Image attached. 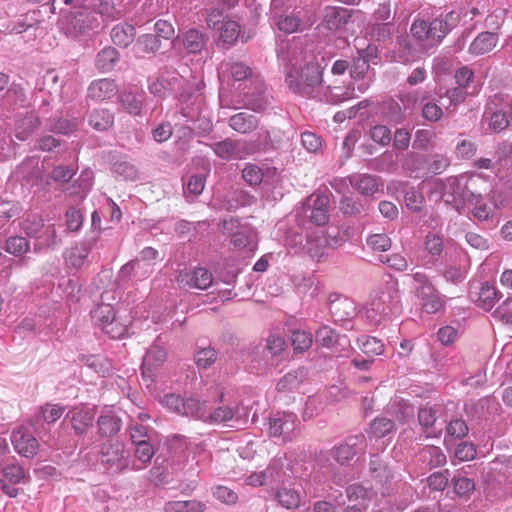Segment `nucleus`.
<instances>
[{"label":"nucleus","mask_w":512,"mask_h":512,"mask_svg":"<svg viewBox=\"0 0 512 512\" xmlns=\"http://www.w3.org/2000/svg\"><path fill=\"white\" fill-rule=\"evenodd\" d=\"M459 18V13L451 11L431 21L416 19L411 25L410 31L417 40L420 49L428 51L445 38Z\"/></svg>","instance_id":"f257e3e1"},{"label":"nucleus","mask_w":512,"mask_h":512,"mask_svg":"<svg viewBox=\"0 0 512 512\" xmlns=\"http://www.w3.org/2000/svg\"><path fill=\"white\" fill-rule=\"evenodd\" d=\"M285 82L293 93L316 99L321 96V90H323V68L318 61L312 59L306 62L299 71L288 72Z\"/></svg>","instance_id":"f03ea898"},{"label":"nucleus","mask_w":512,"mask_h":512,"mask_svg":"<svg viewBox=\"0 0 512 512\" xmlns=\"http://www.w3.org/2000/svg\"><path fill=\"white\" fill-rule=\"evenodd\" d=\"M401 311L400 295L395 283L370 300L365 308V317L371 324L379 325L387 319L399 316Z\"/></svg>","instance_id":"7ed1b4c3"},{"label":"nucleus","mask_w":512,"mask_h":512,"mask_svg":"<svg viewBox=\"0 0 512 512\" xmlns=\"http://www.w3.org/2000/svg\"><path fill=\"white\" fill-rule=\"evenodd\" d=\"M285 347L286 342L283 337L270 335L251 350L250 361L259 369L276 366L283 359Z\"/></svg>","instance_id":"20e7f679"},{"label":"nucleus","mask_w":512,"mask_h":512,"mask_svg":"<svg viewBox=\"0 0 512 512\" xmlns=\"http://www.w3.org/2000/svg\"><path fill=\"white\" fill-rule=\"evenodd\" d=\"M413 289L422 310L428 314L439 312L444 307L443 296L439 293L429 277L422 272L412 275Z\"/></svg>","instance_id":"39448f33"},{"label":"nucleus","mask_w":512,"mask_h":512,"mask_svg":"<svg viewBox=\"0 0 512 512\" xmlns=\"http://www.w3.org/2000/svg\"><path fill=\"white\" fill-rule=\"evenodd\" d=\"M441 185V197L444 203L451 205L461 213L467 205L470 195L474 193L468 188L467 182L463 177H448L441 181Z\"/></svg>","instance_id":"423d86ee"},{"label":"nucleus","mask_w":512,"mask_h":512,"mask_svg":"<svg viewBox=\"0 0 512 512\" xmlns=\"http://www.w3.org/2000/svg\"><path fill=\"white\" fill-rule=\"evenodd\" d=\"M304 214L318 226L328 223L331 211V200L327 194L314 193L309 196L303 206Z\"/></svg>","instance_id":"0eeeda50"},{"label":"nucleus","mask_w":512,"mask_h":512,"mask_svg":"<svg viewBox=\"0 0 512 512\" xmlns=\"http://www.w3.org/2000/svg\"><path fill=\"white\" fill-rule=\"evenodd\" d=\"M444 407L440 403H426L418 408L417 420L421 429L426 432L430 429L436 430L439 426L438 436L442 432V424L446 422L444 419Z\"/></svg>","instance_id":"6e6552de"},{"label":"nucleus","mask_w":512,"mask_h":512,"mask_svg":"<svg viewBox=\"0 0 512 512\" xmlns=\"http://www.w3.org/2000/svg\"><path fill=\"white\" fill-rule=\"evenodd\" d=\"M364 449V435L349 436L339 446L331 450L333 459L341 464H348L359 452Z\"/></svg>","instance_id":"1a4fd4ad"},{"label":"nucleus","mask_w":512,"mask_h":512,"mask_svg":"<svg viewBox=\"0 0 512 512\" xmlns=\"http://www.w3.org/2000/svg\"><path fill=\"white\" fill-rule=\"evenodd\" d=\"M328 309L335 323L348 322L356 315L355 303L337 293L329 295Z\"/></svg>","instance_id":"9d476101"},{"label":"nucleus","mask_w":512,"mask_h":512,"mask_svg":"<svg viewBox=\"0 0 512 512\" xmlns=\"http://www.w3.org/2000/svg\"><path fill=\"white\" fill-rule=\"evenodd\" d=\"M11 442L15 451L23 457L32 458L38 453V440L27 428L15 429L11 434Z\"/></svg>","instance_id":"9b49d317"},{"label":"nucleus","mask_w":512,"mask_h":512,"mask_svg":"<svg viewBox=\"0 0 512 512\" xmlns=\"http://www.w3.org/2000/svg\"><path fill=\"white\" fill-rule=\"evenodd\" d=\"M86 0H77L78 10L71 13L68 19V25L73 29V34H84L88 30L97 26V19L92 16V12L85 6Z\"/></svg>","instance_id":"f8f14e48"},{"label":"nucleus","mask_w":512,"mask_h":512,"mask_svg":"<svg viewBox=\"0 0 512 512\" xmlns=\"http://www.w3.org/2000/svg\"><path fill=\"white\" fill-rule=\"evenodd\" d=\"M297 416L294 413H277L269 418L270 436L280 437L284 440L291 438L297 426Z\"/></svg>","instance_id":"ddd939ff"},{"label":"nucleus","mask_w":512,"mask_h":512,"mask_svg":"<svg viewBox=\"0 0 512 512\" xmlns=\"http://www.w3.org/2000/svg\"><path fill=\"white\" fill-rule=\"evenodd\" d=\"M180 285L200 290L208 289L213 283L212 273L203 267L195 268L192 272L181 271L177 276Z\"/></svg>","instance_id":"4468645a"},{"label":"nucleus","mask_w":512,"mask_h":512,"mask_svg":"<svg viewBox=\"0 0 512 512\" xmlns=\"http://www.w3.org/2000/svg\"><path fill=\"white\" fill-rule=\"evenodd\" d=\"M100 460L102 464L109 468L116 471L123 470L126 466L123 446L118 442L103 444L100 451Z\"/></svg>","instance_id":"2eb2a0df"},{"label":"nucleus","mask_w":512,"mask_h":512,"mask_svg":"<svg viewBox=\"0 0 512 512\" xmlns=\"http://www.w3.org/2000/svg\"><path fill=\"white\" fill-rule=\"evenodd\" d=\"M316 342L323 347L333 348L339 347L340 351H344L350 346V341L346 335L338 334L328 325H322L315 331Z\"/></svg>","instance_id":"dca6fc26"},{"label":"nucleus","mask_w":512,"mask_h":512,"mask_svg":"<svg viewBox=\"0 0 512 512\" xmlns=\"http://www.w3.org/2000/svg\"><path fill=\"white\" fill-rule=\"evenodd\" d=\"M118 93V86L113 79L103 78L93 82L88 87L87 95L95 101H104Z\"/></svg>","instance_id":"f3484780"},{"label":"nucleus","mask_w":512,"mask_h":512,"mask_svg":"<svg viewBox=\"0 0 512 512\" xmlns=\"http://www.w3.org/2000/svg\"><path fill=\"white\" fill-rule=\"evenodd\" d=\"M369 472L371 477L381 485L387 484L394 478V470L389 462L385 461L380 455L374 454L369 462Z\"/></svg>","instance_id":"a211bd4d"},{"label":"nucleus","mask_w":512,"mask_h":512,"mask_svg":"<svg viewBox=\"0 0 512 512\" xmlns=\"http://www.w3.org/2000/svg\"><path fill=\"white\" fill-rule=\"evenodd\" d=\"M213 152L222 160L239 159L242 156L243 142L226 138L222 141L209 144Z\"/></svg>","instance_id":"6ab92c4d"},{"label":"nucleus","mask_w":512,"mask_h":512,"mask_svg":"<svg viewBox=\"0 0 512 512\" xmlns=\"http://www.w3.org/2000/svg\"><path fill=\"white\" fill-rule=\"evenodd\" d=\"M417 462L425 468L434 469L441 467L446 463V455L440 447L427 445L423 447L416 455Z\"/></svg>","instance_id":"aec40b11"},{"label":"nucleus","mask_w":512,"mask_h":512,"mask_svg":"<svg viewBox=\"0 0 512 512\" xmlns=\"http://www.w3.org/2000/svg\"><path fill=\"white\" fill-rule=\"evenodd\" d=\"M219 74L223 76L227 75L235 81H242L252 78L253 70L243 62L226 60L220 64Z\"/></svg>","instance_id":"412c9836"},{"label":"nucleus","mask_w":512,"mask_h":512,"mask_svg":"<svg viewBox=\"0 0 512 512\" xmlns=\"http://www.w3.org/2000/svg\"><path fill=\"white\" fill-rule=\"evenodd\" d=\"M97 427L101 437H113L121 430L122 419L113 411H107L97 419Z\"/></svg>","instance_id":"4be33fe9"},{"label":"nucleus","mask_w":512,"mask_h":512,"mask_svg":"<svg viewBox=\"0 0 512 512\" xmlns=\"http://www.w3.org/2000/svg\"><path fill=\"white\" fill-rule=\"evenodd\" d=\"M376 57V48L368 46L366 49L358 51V56L354 57L350 65V74L353 79H362L368 72L369 61Z\"/></svg>","instance_id":"5701e85b"},{"label":"nucleus","mask_w":512,"mask_h":512,"mask_svg":"<svg viewBox=\"0 0 512 512\" xmlns=\"http://www.w3.org/2000/svg\"><path fill=\"white\" fill-rule=\"evenodd\" d=\"M76 435H83L92 426L94 413L88 409H73L66 414Z\"/></svg>","instance_id":"b1692460"},{"label":"nucleus","mask_w":512,"mask_h":512,"mask_svg":"<svg viewBox=\"0 0 512 512\" xmlns=\"http://www.w3.org/2000/svg\"><path fill=\"white\" fill-rule=\"evenodd\" d=\"M472 206V215L478 221H488L493 218L495 205L491 201H487L481 194L473 193L467 202Z\"/></svg>","instance_id":"393cba45"},{"label":"nucleus","mask_w":512,"mask_h":512,"mask_svg":"<svg viewBox=\"0 0 512 512\" xmlns=\"http://www.w3.org/2000/svg\"><path fill=\"white\" fill-rule=\"evenodd\" d=\"M258 126V117L248 112H239L229 118V127L241 134H249Z\"/></svg>","instance_id":"a878e982"},{"label":"nucleus","mask_w":512,"mask_h":512,"mask_svg":"<svg viewBox=\"0 0 512 512\" xmlns=\"http://www.w3.org/2000/svg\"><path fill=\"white\" fill-rule=\"evenodd\" d=\"M472 300L484 310L489 311L494 306L497 298V291L488 282L481 283L477 291H470Z\"/></svg>","instance_id":"bb28decb"},{"label":"nucleus","mask_w":512,"mask_h":512,"mask_svg":"<svg viewBox=\"0 0 512 512\" xmlns=\"http://www.w3.org/2000/svg\"><path fill=\"white\" fill-rule=\"evenodd\" d=\"M354 97V88L347 87H323L321 90V96L316 99L322 102H326L331 105H339L342 102L352 99Z\"/></svg>","instance_id":"cd10ccee"},{"label":"nucleus","mask_w":512,"mask_h":512,"mask_svg":"<svg viewBox=\"0 0 512 512\" xmlns=\"http://www.w3.org/2000/svg\"><path fill=\"white\" fill-rule=\"evenodd\" d=\"M350 184L362 195L371 196L379 190L378 177L371 174H353Z\"/></svg>","instance_id":"c85d7f7f"},{"label":"nucleus","mask_w":512,"mask_h":512,"mask_svg":"<svg viewBox=\"0 0 512 512\" xmlns=\"http://www.w3.org/2000/svg\"><path fill=\"white\" fill-rule=\"evenodd\" d=\"M40 119L33 113H27L18 119L15 124V137L21 141H25L39 128Z\"/></svg>","instance_id":"c756f323"},{"label":"nucleus","mask_w":512,"mask_h":512,"mask_svg":"<svg viewBox=\"0 0 512 512\" xmlns=\"http://www.w3.org/2000/svg\"><path fill=\"white\" fill-rule=\"evenodd\" d=\"M351 18V11L343 7H328L324 15V22L329 30H338L345 26Z\"/></svg>","instance_id":"7c9ffc66"},{"label":"nucleus","mask_w":512,"mask_h":512,"mask_svg":"<svg viewBox=\"0 0 512 512\" xmlns=\"http://www.w3.org/2000/svg\"><path fill=\"white\" fill-rule=\"evenodd\" d=\"M144 100L145 93L143 91H124L119 96V102L122 108L127 113L134 116L140 115Z\"/></svg>","instance_id":"2f4dec72"},{"label":"nucleus","mask_w":512,"mask_h":512,"mask_svg":"<svg viewBox=\"0 0 512 512\" xmlns=\"http://www.w3.org/2000/svg\"><path fill=\"white\" fill-rule=\"evenodd\" d=\"M208 37L196 28L189 29L182 36L185 50L191 54L200 53L206 46Z\"/></svg>","instance_id":"473e14b6"},{"label":"nucleus","mask_w":512,"mask_h":512,"mask_svg":"<svg viewBox=\"0 0 512 512\" xmlns=\"http://www.w3.org/2000/svg\"><path fill=\"white\" fill-rule=\"evenodd\" d=\"M498 36L493 32H481L471 43L469 51L474 55L490 52L497 44Z\"/></svg>","instance_id":"72a5a7b5"},{"label":"nucleus","mask_w":512,"mask_h":512,"mask_svg":"<svg viewBox=\"0 0 512 512\" xmlns=\"http://www.w3.org/2000/svg\"><path fill=\"white\" fill-rule=\"evenodd\" d=\"M307 370L303 367L287 372L277 383V390L280 392H290L299 387L306 379Z\"/></svg>","instance_id":"f704fd0d"},{"label":"nucleus","mask_w":512,"mask_h":512,"mask_svg":"<svg viewBox=\"0 0 512 512\" xmlns=\"http://www.w3.org/2000/svg\"><path fill=\"white\" fill-rule=\"evenodd\" d=\"M369 169L378 172L394 173L398 168L397 156L390 150H386L380 156L371 159Z\"/></svg>","instance_id":"c9c22d12"},{"label":"nucleus","mask_w":512,"mask_h":512,"mask_svg":"<svg viewBox=\"0 0 512 512\" xmlns=\"http://www.w3.org/2000/svg\"><path fill=\"white\" fill-rule=\"evenodd\" d=\"M88 123L97 131H106L114 124V114L108 109H93L88 115Z\"/></svg>","instance_id":"e433bc0d"},{"label":"nucleus","mask_w":512,"mask_h":512,"mask_svg":"<svg viewBox=\"0 0 512 512\" xmlns=\"http://www.w3.org/2000/svg\"><path fill=\"white\" fill-rule=\"evenodd\" d=\"M136 31L134 26L127 23H120L111 30V39L119 47H128L135 38Z\"/></svg>","instance_id":"4c0bfd02"},{"label":"nucleus","mask_w":512,"mask_h":512,"mask_svg":"<svg viewBox=\"0 0 512 512\" xmlns=\"http://www.w3.org/2000/svg\"><path fill=\"white\" fill-rule=\"evenodd\" d=\"M46 127L51 132L68 135L77 129L78 122L76 118H68L60 115L49 118Z\"/></svg>","instance_id":"58836bf2"},{"label":"nucleus","mask_w":512,"mask_h":512,"mask_svg":"<svg viewBox=\"0 0 512 512\" xmlns=\"http://www.w3.org/2000/svg\"><path fill=\"white\" fill-rule=\"evenodd\" d=\"M182 415L207 422L208 407L206 401L201 402L194 397L185 398Z\"/></svg>","instance_id":"ea45409f"},{"label":"nucleus","mask_w":512,"mask_h":512,"mask_svg":"<svg viewBox=\"0 0 512 512\" xmlns=\"http://www.w3.org/2000/svg\"><path fill=\"white\" fill-rule=\"evenodd\" d=\"M207 506L197 500L169 501L164 505L165 512H204Z\"/></svg>","instance_id":"a19ab883"},{"label":"nucleus","mask_w":512,"mask_h":512,"mask_svg":"<svg viewBox=\"0 0 512 512\" xmlns=\"http://www.w3.org/2000/svg\"><path fill=\"white\" fill-rule=\"evenodd\" d=\"M119 59L118 51L111 47L103 48L97 55L96 67L102 72L111 71Z\"/></svg>","instance_id":"79ce46f5"},{"label":"nucleus","mask_w":512,"mask_h":512,"mask_svg":"<svg viewBox=\"0 0 512 512\" xmlns=\"http://www.w3.org/2000/svg\"><path fill=\"white\" fill-rule=\"evenodd\" d=\"M473 92H469L461 87H452L446 90V92L441 95L442 104L445 105V108L449 110L451 107L456 108L458 105L463 103L466 97Z\"/></svg>","instance_id":"37998d69"},{"label":"nucleus","mask_w":512,"mask_h":512,"mask_svg":"<svg viewBox=\"0 0 512 512\" xmlns=\"http://www.w3.org/2000/svg\"><path fill=\"white\" fill-rule=\"evenodd\" d=\"M299 14H300V11L296 12L294 10L289 14L281 15L276 22L278 29L287 34H291V33L298 31V29L302 23V20H301V17L299 16Z\"/></svg>","instance_id":"c03bdc74"},{"label":"nucleus","mask_w":512,"mask_h":512,"mask_svg":"<svg viewBox=\"0 0 512 512\" xmlns=\"http://www.w3.org/2000/svg\"><path fill=\"white\" fill-rule=\"evenodd\" d=\"M395 422L386 417L375 418L369 427V434L375 438H382L394 431Z\"/></svg>","instance_id":"a18cd8bd"},{"label":"nucleus","mask_w":512,"mask_h":512,"mask_svg":"<svg viewBox=\"0 0 512 512\" xmlns=\"http://www.w3.org/2000/svg\"><path fill=\"white\" fill-rule=\"evenodd\" d=\"M115 317L114 308L110 304L101 303L98 304L91 311V318L94 323L101 329L103 325L108 324Z\"/></svg>","instance_id":"49530a36"},{"label":"nucleus","mask_w":512,"mask_h":512,"mask_svg":"<svg viewBox=\"0 0 512 512\" xmlns=\"http://www.w3.org/2000/svg\"><path fill=\"white\" fill-rule=\"evenodd\" d=\"M358 342L360 343L361 351L371 358L381 355L384 351V344L376 337L363 336L358 339Z\"/></svg>","instance_id":"de8ad7c7"},{"label":"nucleus","mask_w":512,"mask_h":512,"mask_svg":"<svg viewBox=\"0 0 512 512\" xmlns=\"http://www.w3.org/2000/svg\"><path fill=\"white\" fill-rule=\"evenodd\" d=\"M161 41L153 34H144L138 37L135 48L137 53L148 54L159 50Z\"/></svg>","instance_id":"09e8293b"},{"label":"nucleus","mask_w":512,"mask_h":512,"mask_svg":"<svg viewBox=\"0 0 512 512\" xmlns=\"http://www.w3.org/2000/svg\"><path fill=\"white\" fill-rule=\"evenodd\" d=\"M276 498L279 504L286 509H294L300 505V495L292 488H281L277 492Z\"/></svg>","instance_id":"8fccbe9b"},{"label":"nucleus","mask_w":512,"mask_h":512,"mask_svg":"<svg viewBox=\"0 0 512 512\" xmlns=\"http://www.w3.org/2000/svg\"><path fill=\"white\" fill-rule=\"evenodd\" d=\"M112 171L124 180L135 181L139 178L138 168L128 161H117L112 166Z\"/></svg>","instance_id":"3c124183"},{"label":"nucleus","mask_w":512,"mask_h":512,"mask_svg":"<svg viewBox=\"0 0 512 512\" xmlns=\"http://www.w3.org/2000/svg\"><path fill=\"white\" fill-rule=\"evenodd\" d=\"M130 321L121 322L116 316L108 323L103 325L102 331L113 339H121L129 332Z\"/></svg>","instance_id":"603ef678"},{"label":"nucleus","mask_w":512,"mask_h":512,"mask_svg":"<svg viewBox=\"0 0 512 512\" xmlns=\"http://www.w3.org/2000/svg\"><path fill=\"white\" fill-rule=\"evenodd\" d=\"M129 434L132 443L137 444L145 440H153L156 432L151 427L139 423H134L129 427Z\"/></svg>","instance_id":"864d4df0"},{"label":"nucleus","mask_w":512,"mask_h":512,"mask_svg":"<svg viewBox=\"0 0 512 512\" xmlns=\"http://www.w3.org/2000/svg\"><path fill=\"white\" fill-rule=\"evenodd\" d=\"M402 168L409 172L421 170L425 165V156L415 151L404 154L401 158Z\"/></svg>","instance_id":"5fc2aeb1"},{"label":"nucleus","mask_w":512,"mask_h":512,"mask_svg":"<svg viewBox=\"0 0 512 512\" xmlns=\"http://www.w3.org/2000/svg\"><path fill=\"white\" fill-rule=\"evenodd\" d=\"M166 360V351L163 347L155 344L152 345L144 357L143 366L150 368L156 367L164 363Z\"/></svg>","instance_id":"6e6d98bb"},{"label":"nucleus","mask_w":512,"mask_h":512,"mask_svg":"<svg viewBox=\"0 0 512 512\" xmlns=\"http://www.w3.org/2000/svg\"><path fill=\"white\" fill-rule=\"evenodd\" d=\"M313 343L312 335L309 332L295 330L291 335V344L296 352L308 350Z\"/></svg>","instance_id":"4d7b16f0"},{"label":"nucleus","mask_w":512,"mask_h":512,"mask_svg":"<svg viewBox=\"0 0 512 512\" xmlns=\"http://www.w3.org/2000/svg\"><path fill=\"white\" fill-rule=\"evenodd\" d=\"M263 177V170L256 164L248 163L242 170V178L250 186H257L261 184Z\"/></svg>","instance_id":"13d9d810"},{"label":"nucleus","mask_w":512,"mask_h":512,"mask_svg":"<svg viewBox=\"0 0 512 512\" xmlns=\"http://www.w3.org/2000/svg\"><path fill=\"white\" fill-rule=\"evenodd\" d=\"M455 493L460 497L468 496L475 489V482L460 473L452 478Z\"/></svg>","instance_id":"bf43d9fd"},{"label":"nucleus","mask_w":512,"mask_h":512,"mask_svg":"<svg viewBox=\"0 0 512 512\" xmlns=\"http://www.w3.org/2000/svg\"><path fill=\"white\" fill-rule=\"evenodd\" d=\"M29 250V242L21 236H12L6 240L5 251L15 256H21Z\"/></svg>","instance_id":"052dcab7"},{"label":"nucleus","mask_w":512,"mask_h":512,"mask_svg":"<svg viewBox=\"0 0 512 512\" xmlns=\"http://www.w3.org/2000/svg\"><path fill=\"white\" fill-rule=\"evenodd\" d=\"M216 29L220 30V38L222 41L229 44L235 42L240 33L238 23L232 20L224 21L222 25Z\"/></svg>","instance_id":"680f3d73"},{"label":"nucleus","mask_w":512,"mask_h":512,"mask_svg":"<svg viewBox=\"0 0 512 512\" xmlns=\"http://www.w3.org/2000/svg\"><path fill=\"white\" fill-rule=\"evenodd\" d=\"M216 359L217 352L211 347L200 349L194 355L195 364L201 369H207L215 363Z\"/></svg>","instance_id":"e2e57ef3"},{"label":"nucleus","mask_w":512,"mask_h":512,"mask_svg":"<svg viewBox=\"0 0 512 512\" xmlns=\"http://www.w3.org/2000/svg\"><path fill=\"white\" fill-rule=\"evenodd\" d=\"M424 247L432 257H439L443 251L442 237L434 232H429L425 237Z\"/></svg>","instance_id":"0e129e2a"},{"label":"nucleus","mask_w":512,"mask_h":512,"mask_svg":"<svg viewBox=\"0 0 512 512\" xmlns=\"http://www.w3.org/2000/svg\"><path fill=\"white\" fill-rule=\"evenodd\" d=\"M370 138L381 146H388L391 143V130L385 125H375L369 131Z\"/></svg>","instance_id":"69168bd1"},{"label":"nucleus","mask_w":512,"mask_h":512,"mask_svg":"<svg viewBox=\"0 0 512 512\" xmlns=\"http://www.w3.org/2000/svg\"><path fill=\"white\" fill-rule=\"evenodd\" d=\"M366 242L372 250L380 252L389 250L392 245L391 239L384 233L370 235Z\"/></svg>","instance_id":"338daca9"},{"label":"nucleus","mask_w":512,"mask_h":512,"mask_svg":"<svg viewBox=\"0 0 512 512\" xmlns=\"http://www.w3.org/2000/svg\"><path fill=\"white\" fill-rule=\"evenodd\" d=\"M339 208L345 215L349 216H356L365 210L362 202L352 197H343Z\"/></svg>","instance_id":"774afa93"}]
</instances>
